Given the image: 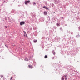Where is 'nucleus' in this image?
<instances>
[{"instance_id":"obj_1","label":"nucleus","mask_w":80,"mask_h":80,"mask_svg":"<svg viewBox=\"0 0 80 80\" xmlns=\"http://www.w3.org/2000/svg\"><path fill=\"white\" fill-rule=\"evenodd\" d=\"M23 32L24 37H26L27 38V33H26V32L25 31H23Z\"/></svg>"},{"instance_id":"obj_2","label":"nucleus","mask_w":80,"mask_h":80,"mask_svg":"<svg viewBox=\"0 0 80 80\" xmlns=\"http://www.w3.org/2000/svg\"><path fill=\"white\" fill-rule=\"evenodd\" d=\"M28 3H30V0L28 1H26L25 2V3L26 5H27Z\"/></svg>"},{"instance_id":"obj_3","label":"nucleus","mask_w":80,"mask_h":80,"mask_svg":"<svg viewBox=\"0 0 80 80\" xmlns=\"http://www.w3.org/2000/svg\"><path fill=\"white\" fill-rule=\"evenodd\" d=\"M24 24H25V22H20L21 25H24Z\"/></svg>"},{"instance_id":"obj_4","label":"nucleus","mask_w":80,"mask_h":80,"mask_svg":"<svg viewBox=\"0 0 80 80\" xmlns=\"http://www.w3.org/2000/svg\"><path fill=\"white\" fill-rule=\"evenodd\" d=\"M30 68H31V69H32V68H33V66H32V65H29L28 66Z\"/></svg>"},{"instance_id":"obj_5","label":"nucleus","mask_w":80,"mask_h":80,"mask_svg":"<svg viewBox=\"0 0 80 80\" xmlns=\"http://www.w3.org/2000/svg\"><path fill=\"white\" fill-rule=\"evenodd\" d=\"M44 14L45 15H47V12L45 11L44 12Z\"/></svg>"},{"instance_id":"obj_6","label":"nucleus","mask_w":80,"mask_h":80,"mask_svg":"<svg viewBox=\"0 0 80 80\" xmlns=\"http://www.w3.org/2000/svg\"><path fill=\"white\" fill-rule=\"evenodd\" d=\"M43 8H45L46 9H48V8H47L46 6H44L43 7Z\"/></svg>"},{"instance_id":"obj_7","label":"nucleus","mask_w":80,"mask_h":80,"mask_svg":"<svg viewBox=\"0 0 80 80\" xmlns=\"http://www.w3.org/2000/svg\"><path fill=\"white\" fill-rule=\"evenodd\" d=\"M65 80H67V78H68V76H67V75H66L65 76Z\"/></svg>"},{"instance_id":"obj_8","label":"nucleus","mask_w":80,"mask_h":80,"mask_svg":"<svg viewBox=\"0 0 80 80\" xmlns=\"http://www.w3.org/2000/svg\"><path fill=\"white\" fill-rule=\"evenodd\" d=\"M33 5H36V3H35V2H34L33 3Z\"/></svg>"},{"instance_id":"obj_9","label":"nucleus","mask_w":80,"mask_h":80,"mask_svg":"<svg viewBox=\"0 0 80 80\" xmlns=\"http://www.w3.org/2000/svg\"><path fill=\"white\" fill-rule=\"evenodd\" d=\"M45 58H48V56L47 55H45L44 57Z\"/></svg>"},{"instance_id":"obj_10","label":"nucleus","mask_w":80,"mask_h":80,"mask_svg":"<svg viewBox=\"0 0 80 80\" xmlns=\"http://www.w3.org/2000/svg\"><path fill=\"white\" fill-rule=\"evenodd\" d=\"M56 25H57V26H60V25L59 24L57 23L56 24Z\"/></svg>"},{"instance_id":"obj_11","label":"nucleus","mask_w":80,"mask_h":80,"mask_svg":"<svg viewBox=\"0 0 80 80\" xmlns=\"http://www.w3.org/2000/svg\"><path fill=\"white\" fill-rule=\"evenodd\" d=\"M10 80H13V78H12V77H11L10 78Z\"/></svg>"},{"instance_id":"obj_12","label":"nucleus","mask_w":80,"mask_h":80,"mask_svg":"<svg viewBox=\"0 0 80 80\" xmlns=\"http://www.w3.org/2000/svg\"><path fill=\"white\" fill-rule=\"evenodd\" d=\"M34 43H36V42H37V40H35L34 41Z\"/></svg>"},{"instance_id":"obj_13","label":"nucleus","mask_w":80,"mask_h":80,"mask_svg":"<svg viewBox=\"0 0 80 80\" xmlns=\"http://www.w3.org/2000/svg\"><path fill=\"white\" fill-rule=\"evenodd\" d=\"M25 61H28V58H26L25 59Z\"/></svg>"},{"instance_id":"obj_14","label":"nucleus","mask_w":80,"mask_h":80,"mask_svg":"<svg viewBox=\"0 0 80 80\" xmlns=\"http://www.w3.org/2000/svg\"><path fill=\"white\" fill-rule=\"evenodd\" d=\"M64 78H63V77H62V80H64Z\"/></svg>"},{"instance_id":"obj_15","label":"nucleus","mask_w":80,"mask_h":80,"mask_svg":"<svg viewBox=\"0 0 80 80\" xmlns=\"http://www.w3.org/2000/svg\"><path fill=\"white\" fill-rule=\"evenodd\" d=\"M5 27H6V28H7V26H6Z\"/></svg>"},{"instance_id":"obj_16","label":"nucleus","mask_w":80,"mask_h":80,"mask_svg":"<svg viewBox=\"0 0 80 80\" xmlns=\"http://www.w3.org/2000/svg\"><path fill=\"white\" fill-rule=\"evenodd\" d=\"M55 13V12H54V13Z\"/></svg>"},{"instance_id":"obj_17","label":"nucleus","mask_w":80,"mask_h":80,"mask_svg":"<svg viewBox=\"0 0 80 80\" xmlns=\"http://www.w3.org/2000/svg\"><path fill=\"white\" fill-rule=\"evenodd\" d=\"M63 77H65V76H64Z\"/></svg>"}]
</instances>
